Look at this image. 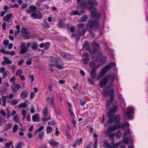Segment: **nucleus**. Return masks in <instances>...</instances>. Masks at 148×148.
I'll return each mask as SVG.
<instances>
[{
  "instance_id": "nucleus-1",
  "label": "nucleus",
  "mask_w": 148,
  "mask_h": 148,
  "mask_svg": "<svg viewBox=\"0 0 148 148\" xmlns=\"http://www.w3.org/2000/svg\"><path fill=\"white\" fill-rule=\"evenodd\" d=\"M114 74H109L105 75L100 83L101 87H103L107 83L110 85L112 84L114 80Z\"/></svg>"
},
{
  "instance_id": "nucleus-2",
  "label": "nucleus",
  "mask_w": 148,
  "mask_h": 148,
  "mask_svg": "<svg viewBox=\"0 0 148 148\" xmlns=\"http://www.w3.org/2000/svg\"><path fill=\"white\" fill-rule=\"evenodd\" d=\"M127 126H130L128 122L124 123H119L118 125L111 126L107 128L106 132V134L110 133L114 130L120 128L124 129Z\"/></svg>"
},
{
  "instance_id": "nucleus-3",
  "label": "nucleus",
  "mask_w": 148,
  "mask_h": 148,
  "mask_svg": "<svg viewBox=\"0 0 148 148\" xmlns=\"http://www.w3.org/2000/svg\"><path fill=\"white\" fill-rule=\"evenodd\" d=\"M116 66V64L114 62L109 63L107 65L105 66L102 70L100 71L99 75L100 77H103L110 68L115 67Z\"/></svg>"
},
{
  "instance_id": "nucleus-4",
  "label": "nucleus",
  "mask_w": 148,
  "mask_h": 148,
  "mask_svg": "<svg viewBox=\"0 0 148 148\" xmlns=\"http://www.w3.org/2000/svg\"><path fill=\"white\" fill-rule=\"evenodd\" d=\"M92 29L96 30L98 29L99 27V24L97 20H91L89 21L87 24Z\"/></svg>"
},
{
  "instance_id": "nucleus-5",
  "label": "nucleus",
  "mask_w": 148,
  "mask_h": 148,
  "mask_svg": "<svg viewBox=\"0 0 148 148\" xmlns=\"http://www.w3.org/2000/svg\"><path fill=\"white\" fill-rule=\"evenodd\" d=\"M22 46L21 47V50L20 51V54H23L26 53L27 50V49L30 45V43H26L22 42L21 43Z\"/></svg>"
},
{
  "instance_id": "nucleus-6",
  "label": "nucleus",
  "mask_w": 148,
  "mask_h": 148,
  "mask_svg": "<svg viewBox=\"0 0 148 148\" xmlns=\"http://www.w3.org/2000/svg\"><path fill=\"white\" fill-rule=\"evenodd\" d=\"M33 13L31 14V17L35 19H40L42 17V14L38 10H33Z\"/></svg>"
},
{
  "instance_id": "nucleus-7",
  "label": "nucleus",
  "mask_w": 148,
  "mask_h": 148,
  "mask_svg": "<svg viewBox=\"0 0 148 148\" xmlns=\"http://www.w3.org/2000/svg\"><path fill=\"white\" fill-rule=\"evenodd\" d=\"M134 108L132 107H130L127 109V111L124 115V116L125 118L127 116L128 118L130 119L133 118V114H134Z\"/></svg>"
},
{
  "instance_id": "nucleus-8",
  "label": "nucleus",
  "mask_w": 148,
  "mask_h": 148,
  "mask_svg": "<svg viewBox=\"0 0 148 148\" xmlns=\"http://www.w3.org/2000/svg\"><path fill=\"white\" fill-rule=\"evenodd\" d=\"M12 15V14L10 13L7 14L3 18V21L7 23V25L8 26H10L11 25Z\"/></svg>"
},
{
  "instance_id": "nucleus-9",
  "label": "nucleus",
  "mask_w": 148,
  "mask_h": 148,
  "mask_svg": "<svg viewBox=\"0 0 148 148\" xmlns=\"http://www.w3.org/2000/svg\"><path fill=\"white\" fill-rule=\"evenodd\" d=\"M117 111V107L116 106H114L110 110L108 113V116L109 118L111 117L113 114L116 113Z\"/></svg>"
},
{
  "instance_id": "nucleus-10",
  "label": "nucleus",
  "mask_w": 148,
  "mask_h": 148,
  "mask_svg": "<svg viewBox=\"0 0 148 148\" xmlns=\"http://www.w3.org/2000/svg\"><path fill=\"white\" fill-rule=\"evenodd\" d=\"M110 99L107 102V106H110L114 98V90L113 89H111L110 91Z\"/></svg>"
},
{
  "instance_id": "nucleus-11",
  "label": "nucleus",
  "mask_w": 148,
  "mask_h": 148,
  "mask_svg": "<svg viewBox=\"0 0 148 148\" xmlns=\"http://www.w3.org/2000/svg\"><path fill=\"white\" fill-rule=\"evenodd\" d=\"M61 55L64 58L67 60H70L73 58L72 55L70 53H66L62 51L60 52Z\"/></svg>"
},
{
  "instance_id": "nucleus-12",
  "label": "nucleus",
  "mask_w": 148,
  "mask_h": 148,
  "mask_svg": "<svg viewBox=\"0 0 148 148\" xmlns=\"http://www.w3.org/2000/svg\"><path fill=\"white\" fill-rule=\"evenodd\" d=\"M21 88L20 85L18 84L12 85L11 87V88L13 92H16L20 88Z\"/></svg>"
},
{
  "instance_id": "nucleus-13",
  "label": "nucleus",
  "mask_w": 148,
  "mask_h": 148,
  "mask_svg": "<svg viewBox=\"0 0 148 148\" xmlns=\"http://www.w3.org/2000/svg\"><path fill=\"white\" fill-rule=\"evenodd\" d=\"M97 10H94L91 12L92 17L95 18H98L101 17L100 14L97 12Z\"/></svg>"
},
{
  "instance_id": "nucleus-14",
  "label": "nucleus",
  "mask_w": 148,
  "mask_h": 148,
  "mask_svg": "<svg viewBox=\"0 0 148 148\" xmlns=\"http://www.w3.org/2000/svg\"><path fill=\"white\" fill-rule=\"evenodd\" d=\"M28 92L26 90L22 91L20 93V97L23 99H25L28 95Z\"/></svg>"
},
{
  "instance_id": "nucleus-15",
  "label": "nucleus",
  "mask_w": 148,
  "mask_h": 148,
  "mask_svg": "<svg viewBox=\"0 0 148 148\" xmlns=\"http://www.w3.org/2000/svg\"><path fill=\"white\" fill-rule=\"evenodd\" d=\"M46 100L47 102L50 101L51 106L54 107L55 105V99L53 97H52L51 99L49 97H47Z\"/></svg>"
},
{
  "instance_id": "nucleus-16",
  "label": "nucleus",
  "mask_w": 148,
  "mask_h": 148,
  "mask_svg": "<svg viewBox=\"0 0 148 148\" xmlns=\"http://www.w3.org/2000/svg\"><path fill=\"white\" fill-rule=\"evenodd\" d=\"M78 10L72 11L71 12V14L72 15H80L84 12V10Z\"/></svg>"
},
{
  "instance_id": "nucleus-17",
  "label": "nucleus",
  "mask_w": 148,
  "mask_h": 148,
  "mask_svg": "<svg viewBox=\"0 0 148 148\" xmlns=\"http://www.w3.org/2000/svg\"><path fill=\"white\" fill-rule=\"evenodd\" d=\"M16 112L14 110H13L12 111V113L10 114V111L9 110H7V114L5 118L7 119H9L10 118L11 115L12 116H13L14 115L16 114Z\"/></svg>"
},
{
  "instance_id": "nucleus-18",
  "label": "nucleus",
  "mask_w": 148,
  "mask_h": 148,
  "mask_svg": "<svg viewBox=\"0 0 148 148\" xmlns=\"http://www.w3.org/2000/svg\"><path fill=\"white\" fill-rule=\"evenodd\" d=\"M82 139L81 138H79L76 140L73 145V146L74 147H76L77 145L80 146L82 143Z\"/></svg>"
},
{
  "instance_id": "nucleus-19",
  "label": "nucleus",
  "mask_w": 148,
  "mask_h": 148,
  "mask_svg": "<svg viewBox=\"0 0 148 148\" xmlns=\"http://www.w3.org/2000/svg\"><path fill=\"white\" fill-rule=\"evenodd\" d=\"M91 46L93 48V51L95 52L99 49V45L98 44L96 43L95 42H92Z\"/></svg>"
},
{
  "instance_id": "nucleus-20",
  "label": "nucleus",
  "mask_w": 148,
  "mask_h": 148,
  "mask_svg": "<svg viewBox=\"0 0 148 148\" xmlns=\"http://www.w3.org/2000/svg\"><path fill=\"white\" fill-rule=\"evenodd\" d=\"M111 89H113L114 90L113 88H112V89L109 90V91H108V87L104 88L102 92L103 95L105 96H107L109 93H110V91Z\"/></svg>"
},
{
  "instance_id": "nucleus-21",
  "label": "nucleus",
  "mask_w": 148,
  "mask_h": 148,
  "mask_svg": "<svg viewBox=\"0 0 148 148\" xmlns=\"http://www.w3.org/2000/svg\"><path fill=\"white\" fill-rule=\"evenodd\" d=\"M102 145L103 147L105 148H110V143L109 144L106 140H103L102 142Z\"/></svg>"
},
{
  "instance_id": "nucleus-22",
  "label": "nucleus",
  "mask_w": 148,
  "mask_h": 148,
  "mask_svg": "<svg viewBox=\"0 0 148 148\" xmlns=\"http://www.w3.org/2000/svg\"><path fill=\"white\" fill-rule=\"evenodd\" d=\"M79 6V7H78V8L80 9H85L89 8V6L88 5V3L84 2L81 3Z\"/></svg>"
},
{
  "instance_id": "nucleus-23",
  "label": "nucleus",
  "mask_w": 148,
  "mask_h": 148,
  "mask_svg": "<svg viewBox=\"0 0 148 148\" xmlns=\"http://www.w3.org/2000/svg\"><path fill=\"white\" fill-rule=\"evenodd\" d=\"M12 126V124L10 123H8L5 124L4 126L3 131H6L7 130L10 129Z\"/></svg>"
},
{
  "instance_id": "nucleus-24",
  "label": "nucleus",
  "mask_w": 148,
  "mask_h": 148,
  "mask_svg": "<svg viewBox=\"0 0 148 148\" xmlns=\"http://www.w3.org/2000/svg\"><path fill=\"white\" fill-rule=\"evenodd\" d=\"M90 76L92 79L95 78L96 76L95 70L94 69H92L90 72Z\"/></svg>"
},
{
  "instance_id": "nucleus-25",
  "label": "nucleus",
  "mask_w": 148,
  "mask_h": 148,
  "mask_svg": "<svg viewBox=\"0 0 148 148\" xmlns=\"http://www.w3.org/2000/svg\"><path fill=\"white\" fill-rule=\"evenodd\" d=\"M49 143L53 147H57L58 146L59 144L58 142H56L53 140L51 141H49Z\"/></svg>"
},
{
  "instance_id": "nucleus-26",
  "label": "nucleus",
  "mask_w": 148,
  "mask_h": 148,
  "mask_svg": "<svg viewBox=\"0 0 148 148\" xmlns=\"http://www.w3.org/2000/svg\"><path fill=\"white\" fill-rule=\"evenodd\" d=\"M121 120L120 116L119 115L116 116L114 119V122L115 123H118Z\"/></svg>"
},
{
  "instance_id": "nucleus-27",
  "label": "nucleus",
  "mask_w": 148,
  "mask_h": 148,
  "mask_svg": "<svg viewBox=\"0 0 148 148\" xmlns=\"http://www.w3.org/2000/svg\"><path fill=\"white\" fill-rule=\"evenodd\" d=\"M88 5H90L92 6H95L98 4L97 1L94 0H88Z\"/></svg>"
},
{
  "instance_id": "nucleus-28",
  "label": "nucleus",
  "mask_w": 148,
  "mask_h": 148,
  "mask_svg": "<svg viewBox=\"0 0 148 148\" xmlns=\"http://www.w3.org/2000/svg\"><path fill=\"white\" fill-rule=\"evenodd\" d=\"M119 144V143L114 144L113 142H112L110 143V148H117Z\"/></svg>"
},
{
  "instance_id": "nucleus-29",
  "label": "nucleus",
  "mask_w": 148,
  "mask_h": 148,
  "mask_svg": "<svg viewBox=\"0 0 148 148\" xmlns=\"http://www.w3.org/2000/svg\"><path fill=\"white\" fill-rule=\"evenodd\" d=\"M25 143L24 142H19L18 143L16 146V148H22V147L24 146Z\"/></svg>"
},
{
  "instance_id": "nucleus-30",
  "label": "nucleus",
  "mask_w": 148,
  "mask_h": 148,
  "mask_svg": "<svg viewBox=\"0 0 148 148\" xmlns=\"http://www.w3.org/2000/svg\"><path fill=\"white\" fill-rule=\"evenodd\" d=\"M84 46L86 47V50H87L89 51H90L91 49L90 48L89 44L88 41H86L84 42Z\"/></svg>"
},
{
  "instance_id": "nucleus-31",
  "label": "nucleus",
  "mask_w": 148,
  "mask_h": 148,
  "mask_svg": "<svg viewBox=\"0 0 148 148\" xmlns=\"http://www.w3.org/2000/svg\"><path fill=\"white\" fill-rule=\"evenodd\" d=\"M30 45L32 49L34 50H36L37 49L38 44L36 42L30 43Z\"/></svg>"
},
{
  "instance_id": "nucleus-32",
  "label": "nucleus",
  "mask_w": 148,
  "mask_h": 148,
  "mask_svg": "<svg viewBox=\"0 0 148 148\" xmlns=\"http://www.w3.org/2000/svg\"><path fill=\"white\" fill-rule=\"evenodd\" d=\"M58 26L60 27H63L65 26V25L63 23L62 21L60 19L59 20Z\"/></svg>"
},
{
  "instance_id": "nucleus-33",
  "label": "nucleus",
  "mask_w": 148,
  "mask_h": 148,
  "mask_svg": "<svg viewBox=\"0 0 148 148\" xmlns=\"http://www.w3.org/2000/svg\"><path fill=\"white\" fill-rule=\"evenodd\" d=\"M113 122V120L112 119H109L105 124L104 126L106 127H108L111 125Z\"/></svg>"
},
{
  "instance_id": "nucleus-34",
  "label": "nucleus",
  "mask_w": 148,
  "mask_h": 148,
  "mask_svg": "<svg viewBox=\"0 0 148 148\" xmlns=\"http://www.w3.org/2000/svg\"><path fill=\"white\" fill-rule=\"evenodd\" d=\"M27 107V105L26 103L24 102L23 103H21L19 104L18 106V108H26Z\"/></svg>"
},
{
  "instance_id": "nucleus-35",
  "label": "nucleus",
  "mask_w": 148,
  "mask_h": 148,
  "mask_svg": "<svg viewBox=\"0 0 148 148\" xmlns=\"http://www.w3.org/2000/svg\"><path fill=\"white\" fill-rule=\"evenodd\" d=\"M39 115L38 114H35L32 116V120L34 121H38L39 119Z\"/></svg>"
},
{
  "instance_id": "nucleus-36",
  "label": "nucleus",
  "mask_w": 148,
  "mask_h": 148,
  "mask_svg": "<svg viewBox=\"0 0 148 148\" xmlns=\"http://www.w3.org/2000/svg\"><path fill=\"white\" fill-rule=\"evenodd\" d=\"M3 59L5 60V62L6 64H10L12 63V61L11 60L8 59V58L7 57H4Z\"/></svg>"
},
{
  "instance_id": "nucleus-37",
  "label": "nucleus",
  "mask_w": 148,
  "mask_h": 148,
  "mask_svg": "<svg viewBox=\"0 0 148 148\" xmlns=\"http://www.w3.org/2000/svg\"><path fill=\"white\" fill-rule=\"evenodd\" d=\"M115 136L117 138H119L122 136V134L120 131H118L115 134H114Z\"/></svg>"
},
{
  "instance_id": "nucleus-38",
  "label": "nucleus",
  "mask_w": 148,
  "mask_h": 148,
  "mask_svg": "<svg viewBox=\"0 0 148 148\" xmlns=\"http://www.w3.org/2000/svg\"><path fill=\"white\" fill-rule=\"evenodd\" d=\"M13 120L16 123H18L19 121V117L18 115H15L13 117Z\"/></svg>"
},
{
  "instance_id": "nucleus-39",
  "label": "nucleus",
  "mask_w": 148,
  "mask_h": 148,
  "mask_svg": "<svg viewBox=\"0 0 148 148\" xmlns=\"http://www.w3.org/2000/svg\"><path fill=\"white\" fill-rule=\"evenodd\" d=\"M9 72L7 70L5 71L3 73V78L5 79L6 77L9 74Z\"/></svg>"
},
{
  "instance_id": "nucleus-40",
  "label": "nucleus",
  "mask_w": 148,
  "mask_h": 148,
  "mask_svg": "<svg viewBox=\"0 0 148 148\" xmlns=\"http://www.w3.org/2000/svg\"><path fill=\"white\" fill-rule=\"evenodd\" d=\"M18 103V101L16 99L12 100L10 101V103L12 106H14L17 104Z\"/></svg>"
},
{
  "instance_id": "nucleus-41",
  "label": "nucleus",
  "mask_w": 148,
  "mask_h": 148,
  "mask_svg": "<svg viewBox=\"0 0 148 148\" xmlns=\"http://www.w3.org/2000/svg\"><path fill=\"white\" fill-rule=\"evenodd\" d=\"M16 67L15 65H12L9 66L8 68L10 69H12L13 72H14L16 69Z\"/></svg>"
},
{
  "instance_id": "nucleus-42",
  "label": "nucleus",
  "mask_w": 148,
  "mask_h": 148,
  "mask_svg": "<svg viewBox=\"0 0 148 148\" xmlns=\"http://www.w3.org/2000/svg\"><path fill=\"white\" fill-rule=\"evenodd\" d=\"M52 130V128L51 126H47L46 129V132L47 134L51 133Z\"/></svg>"
},
{
  "instance_id": "nucleus-43",
  "label": "nucleus",
  "mask_w": 148,
  "mask_h": 148,
  "mask_svg": "<svg viewBox=\"0 0 148 148\" xmlns=\"http://www.w3.org/2000/svg\"><path fill=\"white\" fill-rule=\"evenodd\" d=\"M42 25L43 27L46 28H48L50 26L49 23L47 22H44L42 24Z\"/></svg>"
},
{
  "instance_id": "nucleus-44",
  "label": "nucleus",
  "mask_w": 148,
  "mask_h": 148,
  "mask_svg": "<svg viewBox=\"0 0 148 148\" xmlns=\"http://www.w3.org/2000/svg\"><path fill=\"white\" fill-rule=\"evenodd\" d=\"M18 128V125L17 124L14 125L13 127V132H15Z\"/></svg>"
},
{
  "instance_id": "nucleus-45",
  "label": "nucleus",
  "mask_w": 148,
  "mask_h": 148,
  "mask_svg": "<svg viewBox=\"0 0 148 148\" xmlns=\"http://www.w3.org/2000/svg\"><path fill=\"white\" fill-rule=\"evenodd\" d=\"M104 58L103 56L102 55H101L99 56L97 58V62H100V61H103V59Z\"/></svg>"
},
{
  "instance_id": "nucleus-46",
  "label": "nucleus",
  "mask_w": 148,
  "mask_h": 148,
  "mask_svg": "<svg viewBox=\"0 0 148 148\" xmlns=\"http://www.w3.org/2000/svg\"><path fill=\"white\" fill-rule=\"evenodd\" d=\"M21 112L23 116V119H24L26 117V115L27 114V112L25 110H23Z\"/></svg>"
},
{
  "instance_id": "nucleus-47",
  "label": "nucleus",
  "mask_w": 148,
  "mask_h": 148,
  "mask_svg": "<svg viewBox=\"0 0 148 148\" xmlns=\"http://www.w3.org/2000/svg\"><path fill=\"white\" fill-rule=\"evenodd\" d=\"M87 18V16L86 15H84L81 18L80 20L81 22H83L86 21Z\"/></svg>"
},
{
  "instance_id": "nucleus-48",
  "label": "nucleus",
  "mask_w": 148,
  "mask_h": 148,
  "mask_svg": "<svg viewBox=\"0 0 148 148\" xmlns=\"http://www.w3.org/2000/svg\"><path fill=\"white\" fill-rule=\"evenodd\" d=\"M130 134V132L129 128H128L127 130L124 132L123 135L124 136H125Z\"/></svg>"
},
{
  "instance_id": "nucleus-49",
  "label": "nucleus",
  "mask_w": 148,
  "mask_h": 148,
  "mask_svg": "<svg viewBox=\"0 0 148 148\" xmlns=\"http://www.w3.org/2000/svg\"><path fill=\"white\" fill-rule=\"evenodd\" d=\"M44 127L43 126H41L39 128L36 130L35 132L36 133H38L42 131Z\"/></svg>"
},
{
  "instance_id": "nucleus-50",
  "label": "nucleus",
  "mask_w": 148,
  "mask_h": 148,
  "mask_svg": "<svg viewBox=\"0 0 148 148\" xmlns=\"http://www.w3.org/2000/svg\"><path fill=\"white\" fill-rule=\"evenodd\" d=\"M69 111L72 119L74 118L75 117V115L72 110L70 109H69Z\"/></svg>"
},
{
  "instance_id": "nucleus-51",
  "label": "nucleus",
  "mask_w": 148,
  "mask_h": 148,
  "mask_svg": "<svg viewBox=\"0 0 148 148\" xmlns=\"http://www.w3.org/2000/svg\"><path fill=\"white\" fill-rule=\"evenodd\" d=\"M48 110L47 108H45L43 111V114L44 116H46L47 115Z\"/></svg>"
},
{
  "instance_id": "nucleus-52",
  "label": "nucleus",
  "mask_w": 148,
  "mask_h": 148,
  "mask_svg": "<svg viewBox=\"0 0 148 148\" xmlns=\"http://www.w3.org/2000/svg\"><path fill=\"white\" fill-rule=\"evenodd\" d=\"M88 59L87 58H84L82 60V62L84 64H86L88 63Z\"/></svg>"
},
{
  "instance_id": "nucleus-53",
  "label": "nucleus",
  "mask_w": 148,
  "mask_h": 148,
  "mask_svg": "<svg viewBox=\"0 0 148 148\" xmlns=\"http://www.w3.org/2000/svg\"><path fill=\"white\" fill-rule=\"evenodd\" d=\"M50 46V43L49 42H47L45 45V49L47 50L49 48Z\"/></svg>"
},
{
  "instance_id": "nucleus-54",
  "label": "nucleus",
  "mask_w": 148,
  "mask_h": 148,
  "mask_svg": "<svg viewBox=\"0 0 148 148\" xmlns=\"http://www.w3.org/2000/svg\"><path fill=\"white\" fill-rule=\"evenodd\" d=\"M29 77L30 79H31V80H30V82L31 83H32L34 80V75H29Z\"/></svg>"
},
{
  "instance_id": "nucleus-55",
  "label": "nucleus",
  "mask_w": 148,
  "mask_h": 148,
  "mask_svg": "<svg viewBox=\"0 0 148 148\" xmlns=\"http://www.w3.org/2000/svg\"><path fill=\"white\" fill-rule=\"evenodd\" d=\"M80 103L81 106H83L86 104V101L84 99H81L80 100Z\"/></svg>"
},
{
  "instance_id": "nucleus-56",
  "label": "nucleus",
  "mask_w": 148,
  "mask_h": 148,
  "mask_svg": "<svg viewBox=\"0 0 148 148\" xmlns=\"http://www.w3.org/2000/svg\"><path fill=\"white\" fill-rule=\"evenodd\" d=\"M9 43V41L8 40H4L3 42V45L5 46L6 47Z\"/></svg>"
},
{
  "instance_id": "nucleus-57",
  "label": "nucleus",
  "mask_w": 148,
  "mask_h": 148,
  "mask_svg": "<svg viewBox=\"0 0 148 148\" xmlns=\"http://www.w3.org/2000/svg\"><path fill=\"white\" fill-rule=\"evenodd\" d=\"M21 31L25 35L27 34V29L23 27L21 28Z\"/></svg>"
},
{
  "instance_id": "nucleus-58",
  "label": "nucleus",
  "mask_w": 148,
  "mask_h": 148,
  "mask_svg": "<svg viewBox=\"0 0 148 148\" xmlns=\"http://www.w3.org/2000/svg\"><path fill=\"white\" fill-rule=\"evenodd\" d=\"M44 133L42 132H40L38 134V137L40 140H41L42 138V137Z\"/></svg>"
},
{
  "instance_id": "nucleus-59",
  "label": "nucleus",
  "mask_w": 148,
  "mask_h": 148,
  "mask_svg": "<svg viewBox=\"0 0 148 148\" xmlns=\"http://www.w3.org/2000/svg\"><path fill=\"white\" fill-rule=\"evenodd\" d=\"M0 114L3 116L5 117L7 115H6V113L5 112H4V111L3 110H2L0 111Z\"/></svg>"
},
{
  "instance_id": "nucleus-60",
  "label": "nucleus",
  "mask_w": 148,
  "mask_h": 148,
  "mask_svg": "<svg viewBox=\"0 0 148 148\" xmlns=\"http://www.w3.org/2000/svg\"><path fill=\"white\" fill-rule=\"evenodd\" d=\"M22 73V71L21 70H18L16 72V75H18L19 76V75H21V74Z\"/></svg>"
},
{
  "instance_id": "nucleus-61",
  "label": "nucleus",
  "mask_w": 148,
  "mask_h": 148,
  "mask_svg": "<svg viewBox=\"0 0 148 148\" xmlns=\"http://www.w3.org/2000/svg\"><path fill=\"white\" fill-rule=\"evenodd\" d=\"M114 136H115L114 134H111L108 136V137L110 139H113Z\"/></svg>"
},
{
  "instance_id": "nucleus-62",
  "label": "nucleus",
  "mask_w": 148,
  "mask_h": 148,
  "mask_svg": "<svg viewBox=\"0 0 148 148\" xmlns=\"http://www.w3.org/2000/svg\"><path fill=\"white\" fill-rule=\"evenodd\" d=\"M35 94L34 92H32L30 94V99H33L34 97Z\"/></svg>"
},
{
  "instance_id": "nucleus-63",
  "label": "nucleus",
  "mask_w": 148,
  "mask_h": 148,
  "mask_svg": "<svg viewBox=\"0 0 148 148\" xmlns=\"http://www.w3.org/2000/svg\"><path fill=\"white\" fill-rule=\"evenodd\" d=\"M97 139H96L95 141V142L94 143V145L93 146V148H97Z\"/></svg>"
},
{
  "instance_id": "nucleus-64",
  "label": "nucleus",
  "mask_w": 148,
  "mask_h": 148,
  "mask_svg": "<svg viewBox=\"0 0 148 148\" xmlns=\"http://www.w3.org/2000/svg\"><path fill=\"white\" fill-rule=\"evenodd\" d=\"M84 25L82 23H80L77 25V27L80 29L84 27Z\"/></svg>"
}]
</instances>
